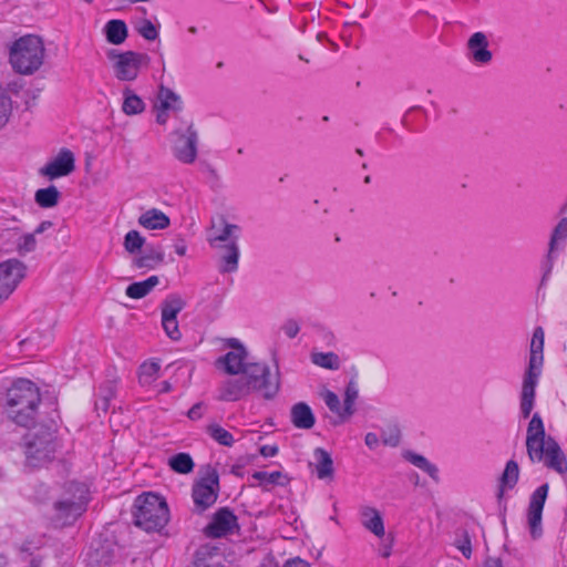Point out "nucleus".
<instances>
[{
	"label": "nucleus",
	"mask_w": 567,
	"mask_h": 567,
	"mask_svg": "<svg viewBox=\"0 0 567 567\" xmlns=\"http://www.w3.org/2000/svg\"><path fill=\"white\" fill-rule=\"evenodd\" d=\"M546 432L543 419L538 413H535L527 427L526 449L529 460L540 462L544 457V445L546 443Z\"/></svg>",
	"instance_id": "f8f14e48"
},
{
	"label": "nucleus",
	"mask_w": 567,
	"mask_h": 567,
	"mask_svg": "<svg viewBox=\"0 0 567 567\" xmlns=\"http://www.w3.org/2000/svg\"><path fill=\"white\" fill-rule=\"evenodd\" d=\"M12 101L8 92L0 86V128L3 127L11 115Z\"/></svg>",
	"instance_id": "a18cd8bd"
},
{
	"label": "nucleus",
	"mask_w": 567,
	"mask_h": 567,
	"mask_svg": "<svg viewBox=\"0 0 567 567\" xmlns=\"http://www.w3.org/2000/svg\"><path fill=\"white\" fill-rule=\"evenodd\" d=\"M404 458L411 462L414 466L419 467L420 470H422L425 463L427 462V460L423 455L416 454L412 451H406L404 453Z\"/></svg>",
	"instance_id": "5fc2aeb1"
},
{
	"label": "nucleus",
	"mask_w": 567,
	"mask_h": 567,
	"mask_svg": "<svg viewBox=\"0 0 567 567\" xmlns=\"http://www.w3.org/2000/svg\"><path fill=\"white\" fill-rule=\"evenodd\" d=\"M467 49L472 60L476 63L486 64L493 59L492 52L488 50V40L485 33L475 32L467 41Z\"/></svg>",
	"instance_id": "a211bd4d"
},
{
	"label": "nucleus",
	"mask_w": 567,
	"mask_h": 567,
	"mask_svg": "<svg viewBox=\"0 0 567 567\" xmlns=\"http://www.w3.org/2000/svg\"><path fill=\"white\" fill-rule=\"evenodd\" d=\"M311 361L313 364L329 370L340 368V359L334 352H313L311 353Z\"/></svg>",
	"instance_id": "4c0bfd02"
},
{
	"label": "nucleus",
	"mask_w": 567,
	"mask_h": 567,
	"mask_svg": "<svg viewBox=\"0 0 567 567\" xmlns=\"http://www.w3.org/2000/svg\"><path fill=\"white\" fill-rule=\"evenodd\" d=\"M155 109L157 111L156 122L161 125L166 124L168 120V111L161 110V107L157 104L155 105Z\"/></svg>",
	"instance_id": "052dcab7"
},
{
	"label": "nucleus",
	"mask_w": 567,
	"mask_h": 567,
	"mask_svg": "<svg viewBox=\"0 0 567 567\" xmlns=\"http://www.w3.org/2000/svg\"><path fill=\"white\" fill-rule=\"evenodd\" d=\"M75 169V157L69 148H61L58 155L39 169V174L50 181L64 177Z\"/></svg>",
	"instance_id": "ddd939ff"
},
{
	"label": "nucleus",
	"mask_w": 567,
	"mask_h": 567,
	"mask_svg": "<svg viewBox=\"0 0 567 567\" xmlns=\"http://www.w3.org/2000/svg\"><path fill=\"white\" fill-rule=\"evenodd\" d=\"M10 296V289H9V286L7 287L6 285L3 286H0V305L7 300Z\"/></svg>",
	"instance_id": "774afa93"
},
{
	"label": "nucleus",
	"mask_w": 567,
	"mask_h": 567,
	"mask_svg": "<svg viewBox=\"0 0 567 567\" xmlns=\"http://www.w3.org/2000/svg\"><path fill=\"white\" fill-rule=\"evenodd\" d=\"M27 267L18 259L0 262V286H9L10 295L25 276Z\"/></svg>",
	"instance_id": "2eb2a0df"
},
{
	"label": "nucleus",
	"mask_w": 567,
	"mask_h": 567,
	"mask_svg": "<svg viewBox=\"0 0 567 567\" xmlns=\"http://www.w3.org/2000/svg\"><path fill=\"white\" fill-rule=\"evenodd\" d=\"M124 101L122 110L126 115H136L145 110V103L135 94L131 89L126 87L123 91Z\"/></svg>",
	"instance_id": "c9c22d12"
},
{
	"label": "nucleus",
	"mask_w": 567,
	"mask_h": 567,
	"mask_svg": "<svg viewBox=\"0 0 567 567\" xmlns=\"http://www.w3.org/2000/svg\"><path fill=\"white\" fill-rule=\"evenodd\" d=\"M159 282L157 276H151L143 281H136L126 287L125 293L132 299H142L147 296Z\"/></svg>",
	"instance_id": "7c9ffc66"
},
{
	"label": "nucleus",
	"mask_w": 567,
	"mask_h": 567,
	"mask_svg": "<svg viewBox=\"0 0 567 567\" xmlns=\"http://www.w3.org/2000/svg\"><path fill=\"white\" fill-rule=\"evenodd\" d=\"M185 306V300L175 293L167 296L161 306L162 326L167 337L174 341L179 340L182 337L178 329L177 315Z\"/></svg>",
	"instance_id": "9b49d317"
},
{
	"label": "nucleus",
	"mask_w": 567,
	"mask_h": 567,
	"mask_svg": "<svg viewBox=\"0 0 567 567\" xmlns=\"http://www.w3.org/2000/svg\"><path fill=\"white\" fill-rule=\"evenodd\" d=\"M157 105L161 110L178 113L183 110V101L173 90L161 85L157 94Z\"/></svg>",
	"instance_id": "cd10ccee"
},
{
	"label": "nucleus",
	"mask_w": 567,
	"mask_h": 567,
	"mask_svg": "<svg viewBox=\"0 0 567 567\" xmlns=\"http://www.w3.org/2000/svg\"><path fill=\"white\" fill-rule=\"evenodd\" d=\"M247 350L228 351L216 361L217 367H223L224 371L230 375L241 374L247 363Z\"/></svg>",
	"instance_id": "aec40b11"
},
{
	"label": "nucleus",
	"mask_w": 567,
	"mask_h": 567,
	"mask_svg": "<svg viewBox=\"0 0 567 567\" xmlns=\"http://www.w3.org/2000/svg\"><path fill=\"white\" fill-rule=\"evenodd\" d=\"M240 526L234 511L229 507L218 508L212 520L205 526L204 534L209 538H221L238 533Z\"/></svg>",
	"instance_id": "1a4fd4ad"
},
{
	"label": "nucleus",
	"mask_w": 567,
	"mask_h": 567,
	"mask_svg": "<svg viewBox=\"0 0 567 567\" xmlns=\"http://www.w3.org/2000/svg\"><path fill=\"white\" fill-rule=\"evenodd\" d=\"M555 251H550V249L548 248V252H547V256H546V260L544 261L543 264V270H544V274H543V277H542V280H540V285H539V288H542L543 286H545L546 281L548 280L549 278V275L553 270V267H554V259H555V256H554Z\"/></svg>",
	"instance_id": "603ef678"
},
{
	"label": "nucleus",
	"mask_w": 567,
	"mask_h": 567,
	"mask_svg": "<svg viewBox=\"0 0 567 567\" xmlns=\"http://www.w3.org/2000/svg\"><path fill=\"white\" fill-rule=\"evenodd\" d=\"M44 45L38 35L29 34L14 41L10 49V63L20 74H33L43 64Z\"/></svg>",
	"instance_id": "20e7f679"
},
{
	"label": "nucleus",
	"mask_w": 567,
	"mask_h": 567,
	"mask_svg": "<svg viewBox=\"0 0 567 567\" xmlns=\"http://www.w3.org/2000/svg\"><path fill=\"white\" fill-rule=\"evenodd\" d=\"M53 226V223L50 221V220H43L42 223H40V225L34 229L33 234L34 235H39V234H42L44 233L45 230H48L49 228H51Z\"/></svg>",
	"instance_id": "0e129e2a"
},
{
	"label": "nucleus",
	"mask_w": 567,
	"mask_h": 567,
	"mask_svg": "<svg viewBox=\"0 0 567 567\" xmlns=\"http://www.w3.org/2000/svg\"><path fill=\"white\" fill-rule=\"evenodd\" d=\"M17 248L20 254L34 251L37 248L35 235L30 233L21 236L18 240Z\"/></svg>",
	"instance_id": "8fccbe9b"
},
{
	"label": "nucleus",
	"mask_w": 567,
	"mask_h": 567,
	"mask_svg": "<svg viewBox=\"0 0 567 567\" xmlns=\"http://www.w3.org/2000/svg\"><path fill=\"white\" fill-rule=\"evenodd\" d=\"M104 34L109 43L120 45L127 39L128 29L123 20L113 19L106 22Z\"/></svg>",
	"instance_id": "bb28decb"
},
{
	"label": "nucleus",
	"mask_w": 567,
	"mask_h": 567,
	"mask_svg": "<svg viewBox=\"0 0 567 567\" xmlns=\"http://www.w3.org/2000/svg\"><path fill=\"white\" fill-rule=\"evenodd\" d=\"M41 394L38 385L28 379H19L7 391V415L19 426L34 425Z\"/></svg>",
	"instance_id": "f257e3e1"
},
{
	"label": "nucleus",
	"mask_w": 567,
	"mask_h": 567,
	"mask_svg": "<svg viewBox=\"0 0 567 567\" xmlns=\"http://www.w3.org/2000/svg\"><path fill=\"white\" fill-rule=\"evenodd\" d=\"M364 442L369 449L373 450L379 445V436L370 432L365 435Z\"/></svg>",
	"instance_id": "bf43d9fd"
},
{
	"label": "nucleus",
	"mask_w": 567,
	"mask_h": 567,
	"mask_svg": "<svg viewBox=\"0 0 567 567\" xmlns=\"http://www.w3.org/2000/svg\"><path fill=\"white\" fill-rule=\"evenodd\" d=\"M381 437L384 445L394 447L400 443L401 431L396 425H390L385 431H383Z\"/></svg>",
	"instance_id": "09e8293b"
},
{
	"label": "nucleus",
	"mask_w": 567,
	"mask_h": 567,
	"mask_svg": "<svg viewBox=\"0 0 567 567\" xmlns=\"http://www.w3.org/2000/svg\"><path fill=\"white\" fill-rule=\"evenodd\" d=\"M422 471L427 473L435 482H439V470L434 464L427 461Z\"/></svg>",
	"instance_id": "13d9d810"
},
{
	"label": "nucleus",
	"mask_w": 567,
	"mask_h": 567,
	"mask_svg": "<svg viewBox=\"0 0 567 567\" xmlns=\"http://www.w3.org/2000/svg\"><path fill=\"white\" fill-rule=\"evenodd\" d=\"M136 30L145 40L154 41L158 38V29L148 19H143Z\"/></svg>",
	"instance_id": "de8ad7c7"
},
{
	"label": "nucleus",
	"mask_w": 567,
	"mask_h": 567,
	"mask_svg": "<svg viewBox=\"0 0 567 567\" xmlns=\"http://www.w3.org/2000/svg\"><path fill=\"white\" fill-rule=\"evenodd\" d=\"M544 461L545 465L556 471L559 474L567 472V457L559 446L558 442L553 436H547L544 445Z\"/></svg>",
	"instance_id": "dca6fc26"
},
{
	"label": "nucleus",
	"mask_w": 567,
	"mask_h": 567,
	"mask_svg": "<svg viewBox=\"0 0 567 567\" xmlns=\"http://www.w3.org/2000/svg\"><path fill=\"white\" fill-rule=\"evenodd\" d=\"M202 477L194 483L192 488V497L196 506V511L200 514L212 507L219 494V474L210 464L202 467Z\"/></svg>",
	"instance_id": "39448f33"
},
{
	"label": "nucleus",
	"mask_w": 567,
	"mask_h": 567,
	"mask_svg": "<svg viewBox=\"0 0 567 567\" xmlns=\"http://www.w3.org/2000/svg\"><path fill=\"white\" fill-rule=\"evenodd\" d=\"M140 381L143 382L144 378H148L150 380H154L156 378L157 372L159 371V364L157 362H144L140 367Z\"/></svg>",
	"instance_id": "3c124183"
},
{
	"label": "nucleus",
	"mask_w": 567,
	"mask_h": 567,
	"mask_svg": "<svg viewBox=\"0 0 567 567\" xmlns=\"http://www.w3.org/2000/svg\"><path fill=\"white\" fill-rule=\"evenodd\" d=\"M483 567H503L502 559L496 557H487Z\"/></svg>",
	"instance_id": "e2e57ef3"
},
{
	"label": "nucleus",
	"mask_w": 567,
	"mask_h": 567,
	"mask_svg": "<svg viewBox=\"0 0 567 567\" xmlns=\"http://www.w3.org/2000/svg\"><path fill=\"white\" fill-rule=\"evenodd\" d=\"M237 238L238 237L235 236V238L231 241H229V244L223 246L225 252L221 256V272H233L238 267L239 249L237 246Z\"/></svg>",
	"instance_id": "2f4dec72"
},
{
	"label": "nucleus",
	"mask_w": 567,
	"mask_h": 567,
	"mask_svg": "<svg viewBox=\"0 0 567 567\" xmlns=\"http://www.w3.org/2000/svg\"><path fill=\"white\" fill-rule=\"evenodd\" d=\"M567 238V217L560 219V221L554 228L550 239H549V249L550 251H555L557 249V243L559 240L564 241Z\"/></svg>",
	"instance_id": "49530a36"
},
{
	"label": "nucleus",
	"mask_w": 567,
	"mask_h": 567,
	"mask_svg": "<svg viewBox=\"0 0 567 567\" xmlns=\"http://www.w3.org/2000/svg\"><path fill=\"white\" fill-rule=\"evenodd\" d=\"M221 221L224 224V228L219 233L212 234L208 238V241L213 247H220L217 245L218 241H231L235 238L233 237V231L239 229L237 225L228 224L225 219H221Z\"/></svg>",
	"instance_id": "79ce46f5"
},
{
	"label": "nucleus",
	"mask_w": 567,
	"mask_h": 567,
	"mask_svg": "<svg viewBox=\"0 0 567 567\" xmlns=\"http://www.w3.org/2000/svg\"><path fill=\"white\" fill-rule=\"evenodd\" d=\"M175 134L178 135L173 148L175 157L185 164L193 163L197 156L198 143V134L193 123L187 126L185 133L175 131Z\"/></svg>",
	"instance_id": "4468645a"
},
{
	"label": "nucleus",
	"mask_w": 567,
	"mask_h": 567,
	"mask_svg": "<svg viewBox=\"0 0 567 567\" xmlns=\"http://www.w3.org/2000/svg\"><path fill=\"white\" fill-rule=\"evenodd\" d=\"M144 244L145 238L137 230H130L124 237V248L128 254L141 250Z\"/></svg>",
	"instance_id": "37998d69"
},
{
	"label": "nucleus",
	"mask_w": 567,
	"mask_h": 567,
	"mask_svg": "<svg viewBox=\"0 0 567 567\" xmlns=\"http://www.w3.org/2000/svg\"><path fill=\"white\" fill-rule=\"evenodd\" d=\"M252 391H261L266 400L274 399L280 389L279 377L270 379V369L266 363L248 362L241 372Z\"/></svg>",
	"instance_id": "0eeeda50"
},
{
	"label": "nucleus",
	"mask_w": 567,
	"mask_h": 567,
	"mask_svg": "<svg viewBox=\"0 0 567 567\" xmlns=\"http://www.w3.org/2000/svg\"><path fill=\"white\" fill-rule=\"evenodd\" d=\"M453 544L466 559L472 557V539L466 528H457L455 530Z\"/></svg>",
	"instance_id": "ea45409f"
},
{
	"label": "nucleus",
	"mask_w": 567,
	"mask_h": 567,
	"mask_svg": "<svg viewBox=\"0 0 567 567\" xmlns=\"http://www.w3.org/2000/svg\"><path fill=\"white\" fill-rule=\"evenodd\" d=\"M138 224L146 229H165L169 226V217L162 210L152 208L138 217Z\"/></svg>",
	"instance_id": "393cba45"
},
{
	"label": "nucleus",
	"mask_w": 567,
	"mask_h": 567,
	"mask_svg": "<svg viewBox=\"0 0 567 567\" xmlns=\"http://www.w3.org/2000/svg\"><path fill=\"white\" fill-rule=\"evenodd\" d=\"M252 478L259 481L261 484L267 483L279 486H286L290 482V478L279 471L271 473L257 471L252 473Z\"/></svg>",
	"instance_id": "58836bf2"
},
{
	"label": "nucleus",
	"mask_w": 567,
	"mask_h": 567,
	"mask_svg": "<svg viewBox=\"0 0 567 567\" xmlns=\"http://www.w3.org/2000/svg\"><path fill=\"white\" fill-rule=\"evenodd\" d=\"M544 338L545 333L542 327H537L534 330L533 338L530 341V355L528 369L526 372L536 373V371L540 372V368L543 365L544 355Z\"/></svg>",
	"instance_id": "412c9836"
},
{
	"label": "nucleus",
	"mask_w": 567,
	"mask_h": 567,
	"mask_svg": "<svg viewBox=\"0 0 567 567\" xmlns=\"http://www.w3.org/2000/svg\"><path fill=\"white\" fill-rule=\"evenodd\" d=\"M25 465L39 468L51 463L58 447L55 432L49 426H40L29 431L22 437Z\"/></svg>",
	"instance_id": "7ed1b4c3"
},
{
	"label": "nucleus",
	"mask_w": 567,
	"mask_h": 567,
	"mask_svg": "<svg viewBox=\"0 0 567 567\" xmlns=\"http://www.w3.org/2000/svg\"><path fill=\"white\" fill-rule=\"evenodd\" d=\"M549 485L545 483L538 486L530 495L527 508V523L533 539H538L543 535L542 516L545 502L548 496Z\"/></svg>",
	"instance_id": "9d476101"
},
{
	"label": "nucleus",
	"mask_w": 567,
	"mask_h": 567,
	"mask_svg": "<svg viewBox=\"0 0 567 567\" xmlns=\"http://www.w3.org/2000/svg\"><path fill=\"white\" fill-rule=\"evenodd\" d=\"M109 60L114 61L113 69L115 78L123 82L134 81L143 65L147 66L151 58L146 53L135 51L120 52L116 49H110L106 52Z\"/></svg>",
	"instance_id": "423d86ee"
},
{
	"label": "nucleus",
	"mask_w": 567,
	"mask_h": 567,
	"mask_svg": "<svg viewBox=\"0 0 567 567\" xmlns=\"http://www.w3.org/2000/svg\"><path fill=\"white\" fill-rule=\"evenodd\" d=\"M116 383L115 381L107 380L99 388L97 399L95 401V409L106 413L110 409V402L115 398Z\"/></svg>",
	"instance_id": "72a5a7b5"
},
{
	"label": "nucleus",
	"mask_w": 567,
	"mask_h": 567,
	"mask_svg": "<svg viewBox=\"0 0 567 567\" xmlns=\"http://www.w3.org/2000/svg\"><path fill=\"white\" fill-rule=\"evenodd\" d=\"M519 478V466L518 463L514 460H509L505 468L498 480V486H497V501L499 504H502L505 491L513 489L515 485L517 484Z\"/></svg>",
	"instance_id": "4be33fe9"
},
{
	"label": "nucleus",
	"mask_w": 567,
	"mask_h": 567,
	"mask_svg": "<svg viewBox=\"0 0 567 567\" xmlns=\"http://www.w3.org/2000/svg\"><path fill=\"white\" fill-rule=\"evenodd\" d=\"M279 452V447L277 445H262L259 449V453L264 457H272L276 456Z\"/></svg>",
	"instance_id": "4d7b16f0"
},
{
	"label": "nucleus",
	"mask_w": 567,
	"mask_h": 567,
	"mask_svg": "<svg viewBox=\"0 0 567 567\" xmlns=\"http://www.w3.org/2000/svg\"><path fill=\"white\" fill-rule=\"evenodd\" d=\"M192 567H225V565L217 548L202 546L195 551Z\"/></svg>",
	"instance_id": "b1692460"
},
{
	"label": "nucleus",
	"mask_w": 567,
	"mask_h": 567,
	"mask_svg": "<svg viewBox=\"0 0 567 567\" xmlns=\"http://www.w3.org/2000/svg\"><path fill=\"white\" fill-rule=\"evenodd\" d=\"M316 458V472L320 480L332 478L333 476V460L329 452L322 447H316L313 451Z\"/></svg>",
	"instance_id": "c756f323"
},
{
	"label": "nucleus",
	"mask_w": 567,
	"mask_h": 567,
	"mask_svg": "<svg viewBox=\"0 0 567 567\" xmlns=\"http://www.w3.org/2000/svg\"><path fill=\"white\" fill-rule=\"evenodd\" d=\"M168 465L178 474H188L193 472L195 463L188 453L179 452L169 457Z\"/></svg>",
	"instance_id": "e433bc0d"
},
{
	"label": "nucleus",
	"mask_w": 567,
	"mask_h": 567,
	"mask_svg": "<svg viewBox=\"0 0 567 567\" xmlns=\"http://www.w3.org/2000/svg\"><path fill=\"white\" fill-rule=\"evenodd\" d=\"M538 377L539 371H536V373L525 372L520 394V412L524 419H527L530 415L534 408L535 389Z\"/></svg>",
	"instance_id": "6ab92c4d"
},
{
	"label": "nucleus",
	"mask_w": 567,
	"mask_h": 567,
	"mask_svg": "<svg viewBox=\"0 0 567 567\" xmlns=\"http://www.w3.org/2000/svg\"><path fill=\"white\" fill-rule=\"evenodd\" d=\"M164 262V252L161 247L147 246L142 256L134 259V267L154 269Z\"/></svg>",
	"instance_id": "c85d7f7f"
},
{
	"label": "nucleus",
	"mask_w": 567,
	"mask_h": 567,
	"mask_svg": "<svg viewBox=\"0 0 567 567\" xmlns=\"http://www.w3.org/2000/svg\"><path fill=\"white\" fill-rule=\"evenodd\" d=\"M228 346L231 347L233 351L246 350L238 339L231 338L228 340Z\"/></svg>",
	"instance_id": "338daca9"
},
{
	"label": "nucleus",
	"mask_w": 567,
	"mask_h": 567,
	"mask_svg": "<svg viewBox=\"0 0 567 567\" xmlns=\"http://www.w3.org/2000/svg\"><path fill=\"white\" fill-rule=\"evenodd\" d=\"M362 525L377 537L384 535V524L380 512L374 507L365 506L361 509Z\"/></svg>",
	"instance_id": "a878e982"
},
{
	"label": "nucleus",
	"mask_w": 567,
	"mask_h": 567,
	"mask_svg": "<svg viewBox=\"0 0 567 567\" xmlns=\"http://www.w3.org/2000/svg\"><path fill=\"white\" fill-rule=\"evenodd\" d=\"M359 391L358 385L352 378L349 383L346 386L344 390V399H343V405H342V420H348L350 416H352L355 412L354 403L358 399Z\"/></svg>",
	"instance_id": "f704fd0d"
},
{
	"label": "nucleus",
	"mask_w": 567,
	"mask_h": 567,
	"mask_svg": "<svg viewBox=\"0 0 567 567\" xmlns=\"http://www.w3.org/2000/svg\"><path fill=\"white\" fill-rule=\"evenodd\" d=\"M174 248H175V251L177 255L179 256H184L186 254V244L184 243L183 239L178 240L175 245H174Z\"/></svg>",
	"instance_id": "69168bd1"
},
{
	"label": "nucleus",
	"mask_w": 567,
	"mask_h": 567,
	"mask_svg": "<svg viewBox=\"0 0 567 567\" xmlns=\"http://www.w3.org/2000/svg\"><path fill=\"white\" fill-rule=\"evenodd\" d=\"M75 487L81 495L75 497H63L53 503V520L61 526H70L86 511L87 497L84 491L80 489L76 483H70L69 488Z\"/></svg>",
	"instance_id": "6e6552de"
},
{
	"label": "nucleus",
	"mask_w": 567,
	"mask_h": 567,
	"mask_svg": "<svg viewBox=\"0 0 567 567\" xmlns=\"http://www.w3.org/2000/svg\"><path fill=\"white\" fill-rule=\"evenodd\" d=\"M206 432L220 445L231 446L234 444L233 434L218 424H209Z\"/></svg>",
	"instance_id": "a19ab883"
},
{
	"label": "nucleus",
	"mask_w": 567,
	"mask_h": 567,
	"mask_svg": "<svg viewBox=\"0 0 567 567\" xmlns=\"http://www.w3.org/2000/svg\"><path fill=\"white\" fill-rule=\"evenodd\" d=\"M135 526L152 533L161 532L169 522V509L164 497L153 492L138 495L133 504Z\"/></svg>",
	"instance_id": "f03ea898"
},
{
	"label": "nucleus",
	"mask_w": 567,
	"mask_h": 567,
	"mask_svg": "<svg viewBox=\"0 0 567 567\" xmlns=\"http://www.w3.org/2000/svg\"><path fill=\"white\" fill-rule=\"evenodd\" d=\"M290 421L300 430H310L316 423V416L306 402H298L290 409Z\"/></svg>",
	"instance_id": "5701e85b"
},
{
	"label": "nucleus",
	"mask_w": 567,
	"mask_h": 567,
	"mask_svg": "<svg viewBox=\"0 0 567 567\" xmlns=\"http://www.w3.org/2000/svg\"><path fill=\"white\" fill-rule=\"evenodd\" d=\"M204 408H205V404H204L203 402H198V403L194 404V405L189 409V411L187 412V416H188L192 421H196V420L202 419Z\"/></svg>",
	"instance_id": "6e6d98bb"
},
{
	"label": "nucleus",
	"mask_w": 567,
	"mask_h": 567,
	"mask_svg": "<svg viewBox=\"0 0 567 567\" xmlns=\"http://www.w3.org/2000/svg\"><path fill=\"white\" fill-rule=\"evenodd\" d=\"M281 330L285 332V334L288 338L293 339L299 333L300 327H299V323L295 319H288L282 324Z\"/></svg>",
	"instance_id": "864d4df0"
},
{
	"label": "nucleus",
	"mask_w": 567,
	"mask_h": 567,
	"mask_svg": "<svg viewBox=\"0 0 567 567\" xmlns=\"http://www.w3.org/2000/svg\"><path fill=\"white\" fill-rule=\"evenodd\" d=\"M284 567H311L306 560L297 557L288 560Z\"/></svg>",
	"instance_id": "680f3d73"
},
{
	"label": "nucleus",
	"mask_w": 567,
	"mask_h": 567,
	"mask_svg": "<svg viewBox=\"0 0 567 567\" xmlns=\"http://www.w3.org/2000/svg\"><path fill=\"white\" fill-rule=\"evenodd\" d=\"M251 391L252 389L244 374H241L239 378L228 379L221 384L218 400L235 402L247 396Z\"/></svg>",
	"instance_id": "f3484780"
},
{
	"label": "nucleus",
	"mask_w": 567,
	"mask_h": 567,
	"mask_svg": "<svg viewBox=\"0 0 567 567\" xmlns=\"http://www.w3.org/2000/svg\"><path fill=\"white\" fill-rule=\"evenodd\" d=\"M323 400L328 409L332 413H336L339 417L338 421L333 422L334 425L341 424L347 421L342 420V406L340 404L339 396L334 392L327 390L326 393L323 394Z\"/></svg>",
	"instance_id": "c03bdc74"
},
{
	"label": "nucleus",
	"mask_w": 567,
	"mask_h": 567,
	"mask_svg": "<svg viewBox=\"0 0 567 567\" xmlns=\"http://www.w3.org/2000/svg\"><path fill=\"white\" fill-rule=\"evenodd\" d=\"M61 193L54 185L45 188H40L34 194V202L41 208H52L59 204Z\"/></svg>",
	"instance_id": "473e14b6"
}]
</instances>
